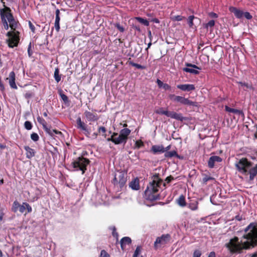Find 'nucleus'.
I'll use <instances>...</instances> for the list:
<instances>
[{
	"label": "nucleus",
	"mask_w": 257,
	"mask_h": 257,
	"mask_svg": "<svg viewBox=\"0 0 257 257\" xmlns=\"http://www.w3.org/2000/svg\"><path fill=\"white\" fill-rule=\"evenodd\" d=\"M214 178L208 176H205L203 178V182L204 183H206L208 181L210 180H213Z\"/></svg>",
	"instance_id": "40"
},
{
	"label": "nucleus",
	"mask_w": 257,
	"mask_h": 257,
	"mask_svg": "<svg viewBox=\"0 0 257 257\" xmlns=\"http://www.w3.org/2000/svg\"><path fill=\"white\" fill-rule=\"evenodd\" d=\"M141 252V249H140V247L138 246L135 251V253H134V255H135V256H138L139 254Z\"/></svg>",
	"instance_id": "49"
},
{
	"label": "nucleus",
	"mask_w": 257,
	"mask_h": 257,
	"mask_svg": "<svg viewBox=\"0 0 257 257\" xmlns=\"http://www.w3.org/2000/svg\"><path fill=\"white\" fill-rule=\"evenodd\" d=\"M135 19L145 26H148L149 25V22L146 19H143L141 17H136Z\"/></svg>",
	"instance_id": "29"
},
{
	"label": "nucleus",
	"mask_w": 257,
	"mask_h": 257,
	"mask_svg": "<svg viewBox=\"0 0 257 257\" xmlns=\"http://www.w3.org/2000/svg\"><path fill=\"white\" fill-rule=\"evenodd\" d=\"M55 28L56 30L58 32L60 30L59 22H55Z\"/></svg>",
	"instance_id": "52"
},
{
	"label": "nucleus",
	"mask_w": 257,
	"mask_h": 257,
	"mask_svg": "<svg viewBox=\"0 0 257 257\" xmlns=\"http://www.w3.org/2000/svg\"><path fill=\"white\" fill-rule=\"evenodd\" d=\"M225 108V110L229 112H232V113H236V114H238L242 113V112L240 110L236 109H234V108H231L227 106H226Z\"/></svg>",
	"instance_id": "26"
},
{
	"label": "nucleus",
	"mask_w": 257,
	"mask_h": 257,
	"mask_svg": "<svg viewBox=\"0 0 257 257\" xmlns=\"http://www.w3.org/2000/svg\"><path fill=\"white\" fill-rule=\"evenodd\" d=\"M61 97L64 101H65V102L68 101V99L67 96L66 95H65L64 94H61Z\"/></svg>",
	"instance_id": "51"
},
{
	"label": "nucleus",
	"mask_w": 257,
	"mask_h": 257,
	"mask_svg": "<svg viewBox=\"0 0 257 257\" xmlns=\"http://www.w3.org/2000/svg\"><path fill=\"white\" fill-rule=\"evenodd\" d=\"M115 136H118V134L117 133H114L112 136H111V137L110 138H108L107 139V140L108 141H111L113 143H114V138H115Z\"/></svg>",
	"instance_id": "45"
},
{
	"label": "nucleus",
	"mask_w": 257,
	"mask_h": 257,
	"mask_svg": "<svg viewBox=\"0 0 257 257\" xmlns=\"http://www.w3.org/2000/svg\"><path fill=\"white\" fill-rule=\"evenodd\" d=\"M4 19H5V20L4 21V23H3L4 27V28L6 30H8L9 29V25H8V22L5 19V18Z\"/></svg>",
	"instance_id": "50"
},
{
	"label": "nucleus",
	"mask_w": 257,
	"mask_h": 257,
	"mask_svg": "<svg viewBox=\"0 0 257 257\" xmlns=\"http://www.w3.org/2000/svg\"><path fill=\"white\" fill-rule=\"evenodd\" d=\"M131 133V130L128 128H123L120 132L118 136H115L114 144L118 145L120 144H125L128 139V136Z\"/></svg>",
	"instance_id": "6"
},
{
	"label": "nucleus",
	"mask_w": 257,
	"mask_h": 257,
	"mask_svg": "<svg viewBox=\"0 0 257 257\" xmlns=\"http://www.w3.org/2000/svg\"><path fill=\"white\" fill-rule=\"evenodd\" d=\"M89 163L88 159L82 157H79L74 161L72 165L73 168L77 170H81L82 174H83L86 170V166Z\"/></svg>",
	"instance_id": "4"
},
{
	"label": "nucleus",
	"mask_w": 257,
	"mask_h": 257,
	"mask_svg": "<svg viewBox=\"0 0 257 257\" xmlns=\"http://www.w3.org/2000/svg\"><path fill=\"white\" fill-rule=\"evenodd\" d=\"M244 232L243 238L247 240L246 241L241 240L239 242L237 237L230 240L227 246L231 252H240L243 249H248L257 244V223H251L245 228Z\"/></svg>",
	"instance_id": "1"
},
{
	"label": "nucleus",
	"mask_w": 257,
	"mask_h": 257,
	"mask_svg": "<svg viewBox=\"0 0 257 257\" xmlns=\"http://www.w3.org/2000/svg\"><path fill=\"white\" fill-rule=\"evenodd\" d=\"M38 121L43 125V128L44 126H46V122L44 119L40 117H38Z\"/></svg>",
	"instance_id": "46"
},
{
	"label": "nucleus",
	"mask_w": 257,
	"mask_h": 257,
	"mask_svg": "<svg viewBox=\"0 0 257 257\" xmlns=\"http://www.w3.org/2000/svg\"><path fill=\"white\" fill-rule=\"evenodd\" d=\"M106 131V130L104 126H100V127H99V128L98 129V133L99 134H102V135L104 136L105 138L106 137V134H105Z\"/></svg>",
	"instance_id": "32"
},
{
	"label": "nucleus",
	"mask_w": 257,
	"mask_h": 257,
	"mask_svg": "<svg viewBox=\"0 0 257 257\" xmlns=\"http://www.w3.org/2000/svg\"><path fill=\"white\" fill-rule=\"evenodd\" d=\"M189 207L192 210H196L198 209V203L194 202L189 204Z\"/></svg>",
	"instance_id": "33"
},
{
	"label": "nucleus",
	"mask_w": 257,
	"mask_h": 257,
	"mask_svg": "<svg viewBox=\"0 0 257 257\" xmlns=\"http://www.w3.org/2000/svg\"><path fill=\"white\" fill-rule=\"evenodd\" d=\"M76 123L77 128L83 131L84 134L88 137L90 134V132L87 128L86 124L81 121V118L80 117L77 118L76 120Z\"/></svg>",
	"instance_id": "10"
},
{
	"label": "nucleus",
	"mask_w": 257,
	"mask_h": 257,
	"mask_svg": "<svg viewBox=\"0 0 257 257\" xmlns=\"http://www.w3.org/2000/svg\"><path fill=\"white\" fill-rule=\"evenodd\" d=\"M177 203L181 206H185L186 205L185 199L184 196L181 195L177 200Z\"/></svg>",
	"instance_id": "27"
},
{
	"label": "nucleus",
	"mask_w": 257,
	"mask_h": 257,
	"mask_svg": "<svg viewBox=\"0 0 257 257\" xmlns=\"http://www.w3.org/2000/svg\"><path fill=\"white\" fill-rule=\"evenodd\" d=\"M210 15L212 17H214V18H217V15L215 13H211L210 14Z\"/></svg>",
	"instance_id": "62"
},
{
	"label": "nucleus",
	"mask_w": 257,
	"mask_h": 257,
	"mask_svg": "<svg viewBox=\"0 0 257 257\" xmlns=\"http://www.w3.org/2000/svg\"><path fill=\"white\" fill-rule=\"evenodd\" d=\"M221 161V158L219 156H213L209 158L208 162V165L209 168H212L214 167L215 162H220Z\"/></svg>",
	"instance_id": "17"
},
{
	"label": "nucleus",
	"mask_w": 257,
	"mask_h": 257,
	"mask_svg": "<svg viewBox=\"0 0 257 257\" xmlns=\"http://www.w3.org/2000/svg\"><path fill=\"white\" fill-rule=\"evenodd\" d=\"M31 138L33 141L36 142L38 141L39 137L37 133H33L31 135Z\"/></svg>",
	"instance_id": "34"
},
{
	"label": "nucleus",
	"mask_w": 257,
	"mask_h": 257,
	"mask_svg": "<svg viewBox=\"0 0 257 257\" xmlns=\"http://www.w3.org/2000/svg\"><path fill=\"white\" fill-rule=\"evenodd\" d=\"M171 149V145H169L166 148L164 147V149L165 150V152H168V151L169 150Z\"/></svg>",
	"instance_id": "60"
},
{
	"label": "nucleus",
	"mask_w": 257,
	"mask_h": 257,
	"mask_svg": "<svg viewBox=\"0 0 257 257\" xmlns=\"http://www.w3.org/2000/svg\"><path fill=\"white\" fill-rule=\"evenodd\" d=\"M126 181V173L123 171H117L115 173L113 183L114 185H119L120 187H122Z\"/></svg>",
	"instance_id": "7"
},
{
	"label": "nucleus",
	"mask_w": 257,
	"mask_h": 257,
	"mask_svg": "<svg viewBox=\"0 0 257 257\" xmlns=\"http://www.w3.org/2000/svg\"><path fill=\"white\" fill-rule=\"evenodd\" d=\"M130 187L133 190H137L139 189V180L135 179L132 181L130 184Z\"/></svg>",
	"instance_id": "24"
},
{
	"label": "nucleus",
	"mask_w": 257,
	"mask_h": 257,
	"mask_svg": "<svg viewBox=\"0 0 257 257\" xmlns=\"http://www.w3.org/2000/svg\"><path fill=\"white\" fill-rule=\"evenodd\" d=\"M172 180H173V177L170 176L166 178L165 182L167 183H169Z\"/></svg>",
	"instance_id": "54"
},
{
	"label": "nucleus",
	"mask_w": 257,
	"mask_h": 257,
	"mask_svg": "<svg viewBox=\"0 0 257 257\" xmlns=\"http://www.w3.org/2000/svg\"><path fill=\"white\" fill-rule=\"evenodd\" d=\"M44 129L50 136H53V130H51L50 128H48L47 126H44Z\"/></svg>",
	"instance_id": "37"
},
{
	"label": "nucleus",
	"mask_w": 257,
	"mask_h": 257,
	"mask_svg": "<svg viewBox=\"0 0 257 257\" xmlns=\"http://www.w3.org/2000/svg\"><path fill=\"white\" fill-rule=\"evenodd\" d=\"M29 27L31 29V30H32V31L34 32V31H35V27H34V26L32 24V23L31 22H29Z\"/></svg>",
	"instance_id": "53"
},
{
	"label": "nucleus",
	"mask_w": 257,
	"mask_h": 257,
	"mask_svg": "<svg viewBox=\"0 0 257 257\" xmlns=\"http://www.w3.org/2000/svg\"><path fill=\"white\" fill-rule=\"evenodd\" d=\"M130 64L132 66H134V67L137 68L138 69H145V66L140 65L139 64H137V63H135L134 62H131Z\"/></svg>",
	"instance_id": "35"
},
{
	"label": "nucleus",
	"mask_w": 257,
	"mask_h": 257,
	"mask_svg": "<svg viewBox=\"0 0 257 257\" xmlns=\"http://www.w3.org/2000/svg\"><path fill=\"white\" fill-rule=\"evenodd\" d=\"M163 108L160 107L155 110V112L157 114H162L163 111H164Z\"/></svg>",
	"instance_id": "47"
},
{
	"label": "nucleus",
	"mask_w": 257,
	"mask_h": 257,
	"mask_svg": "<svg viewBox=\"0 0 257 257\" xmlns=\"http://www.w3.org/2000/svg\"><path fill=\"white\" fill-rule=\"evenodd\" d=\"M60 18L59 16H56L55 22H60Z\"/></svg>",
	"instance_id": "61"
},
{
	"label": "nucleus",
	"mask_w": 257,
	"mask_h": 257,
	"mask_svg": "<svg viewBox=\"0 0 257 257\" xmlns=\"http://www.w3.org/2000/svg\"><path fill=\"white\" fill-rule=\"evenodd\" d=\"M237 170L242 174H245L252 166L250 162L248 161L246 158H241L237 161L235 164Z\"/></svg>",
	"instance_id": "3"
},
{
	"label": "nucleus",
	"mask_w": 257,
	"mask_h": 257,
	"mask_svg": "<svg viewBox=\"0 0 257 257\" xmlns=\"http://www.w3.org/2000/svg\"><path fill=\"white\" fill-rule=\"evenodd\" d=\"M53 134L55 133V134H57V135H62V133L61 132H60V131H57V130H53Z\"/></svg>",
	"instance_id": "59"
},
{
	"label": "nucleus",
	"mask_w": 257,
	"mask_h": 257,
	"mask_svg": "<svg viewBox=\"0 0 257 257\" xmlns=\"http://www.w3.org/2000/svg\"><path fill=\"white\" fill-rule=\"evenodd\" d=\"M164 156L166 158H172L173 157H178V155L176 151H175L167 152L165 153Z\"/></svg>",
	"instance_id": "25"
},
{
	"label": "nucleus",
	"mask_w": 257,
	"mask_h": 257,
	"mask_svg": "<svg viewBox=\"0 0 257 257\" xmlns=\"http://www.w3.org/2000/svg\"><path fill=\"white\" fill-rule=\"evenodd\" d=\"M250 257H257V253H254L252 254Z\"/></svg>",
	"instance_id": "64"
},
{
	"label": "nucleus",
	"mask_w": 257,
	"mask_h": 257,
	"mask_svg": "<svg viewBox=\"0 0 257 257\" xmlns=\"http://www.w3.org/2000/svg\"><path fill=\"white\" fill-rule=\"evenodd\" d=\"M249 179L252 180L257 174V164L254 167L249 169Z\"/></svg>",
	"instance_id": "22"
},
{
	"label": "nucleus",
	"mask_w": 257,
	"mask_h": 257,
	"mask_svg": "<svg viewBox=\"0 0 257 257\" xmlns=\"http://www.w3.org/2000/svg\"><path fill=\"white\" fill-rule=\"evenodd\" d=\"M162 87L165 90H168L170 89V86L166 83L164 84Z\"/></svg>",
	"instance_id": "56"
},
{
	"label": "nucleus",
	"mask_w": 257,
	"mask_h": 257,
	"mask_svg": "<svg viewBox=\"0 0 257 257\" xmlns=\"http://www.w3.org/2000/svg\"><path fill=\"white\" fill-rule=\"evenodd\" d=\"M162 183V181L158 177V176H154L153 180L149 183L145 192V197L150 200H156L158 199V196L156 193L160 188V186Z\"/></svg>",
	"instance_id": "2"
},
{
	"label": "nucleus",
	"mask_w": 257,
	"mask_h": 257,
	"mask_svg": "<svg viewBox=\"0 0 257 257\" xmlns=\"http://www.w3.org/2000/svg\"><path fill=\"white\" fill-rule=\"evenodd\" d=\"M195 18L194 16H190L188 19L187 22L188 23V25L190 28H193L194 23H193V20Z\"/></svg>",
	"instance_id": "31"
},
{
	"label": "nucleus",
	"mask_w": 257,
	"mask_h": 257,
	"mask_svg": "<svg viewBox=\"0 0 257 257\" xmlns=\"http://www.w3.org/2000/svg\"><path fill=\"white\" fill-rule=\"evenodd\" d=\"M115 27L121 32H123L124 31V29L122 26H120L119 24L116 23L115 24Z\"/></svg>",
	"instance_id": "43"
},
{
	"label": "nucleus",
	"mask_w": 257,
	"mask_h": 257,
	"mask_svg": "<svg viewBox=\"0 0 257 257\" xmlns=\"http://www.w3.org/2000/svg\"><path fill=\"white\" fill-rule=\"evenodd\" d=\"M27 210V212L29 213L32 211V207L27 203L24 202L22 204H20L19 211L22 213H25L26 214L27 212L26 211Z\"/></svg>",
	"instance_id": "16"
},
{
	"label": "nucleus",
	"mask_w": 257,
	"mask_h": 257,
	"mask_svg": "<svg viewBox=\"0 0 257 257\" xmlns=\"http://www.w3.org/2000/svg\"><path fill=\"white\" fill-rule=\"evenodd\" d=\"M170 113H171V111H168L167 110H164L162 114H164V115L167 116L168 117H170Z\"/></svg>",
	"instance_id": "55"
},
{
	"label": "nucleus",
	"mask_w": 257,
	"mask_h": 257,
	"mask_svg": "<svg viewBox=\"0 0 257 257\" xmlns=\"http://www.w3.org/2000/svg\"><path fill=\"white\" fill-rule=\"evenodd\" d=\"M84 115L86 119L89 121H95L98 119L97 115L90 111H85L84 113Z\"/></svg>",
	"instance_id": "15"
},
{
	"label": "nucleus",
	"mask_w": 257,
	"mask_h": 257,
	"mask_svg": "<svg viewBox=\"0 0 257 257\" xmlns=\"http://www.w3.org/2000/svg\"><path fill=\"white\" fill-rule=\"evenodd\" d=\"M20 204L17 201L14 202L12 210L14 212H17L19 210Z\"/></svg>",
	"instance_id": "28"
},
{
	"label": "nucleus",
	"mask_w": 257,
	"mask_h": 257,
	"mask_svg": "<svg viewBox=\"0 0 257 257\" xmlns=\"http://www.w3.org/2000/svg\"><path fill=\"white\" fill-rule=\"evenodd\" d=\"M98 134L96 133H94L92 135V137L93 138L96 139L97 137Z\"/></svg>",
	"instance_id": "63"
},
{
	"label": "nucleus",
	"mask_w": 257,
	"mask_h": 257,
	"mask_svg": "<svg viewBox=\"0 0 257 257\" xmlns=\"http://www.w3.org/2000/svg\"><path fill=\"white\" fill-rule=\"evenodd\" d=\"M143 146V143L141 141H137L135 143V148L139 149Z\"/></svg>",
	"instance_id": "39"
},
{
	"label": "nucleus",
	"mask_w": 257,
	"mask_h": 257,
	"mask_svg": "<svg viewBox=\"0 0 257 257\" xmlns=\"http://www.w3.org/2000/svg\"><path fill=\"white\" fill-rule=\"evenodd\" d=\"M6 80L9 81V84L11 88L14 89L17 88L15 83V74L14 72H11L9 75V77L6 78Z\"/></svg>",
	"instance_id": "13"
},
{
	"label": "nucleus",
	"mask_w": 257,
	"mask_h": 257,
	"mask_svg": "<svg viewBox=\"0 0 257 257\" xmlns=\"http://www.w3.org/2000/svg\"><path fill=\"white\" fill-rule=\"evenodd\" d=\"M229 11L233 13L234 16L237 18H241L243 17V12L235 7H231L229 8Z\"/></svg>",
	"instance_id": "18"
},
{
	"label": "nucleus",
	"mask_w": 257,
	"mask_h": 257,
	"mask_svg": "<svg viewBox=\"0 0 257 257\" xmlns=\"http://www.w3.org/2000/svg\"><path fill=\"white\" fill-rule=\"evenodd\" d=\"M170 240V235L168 234L163 235L160 237H158L155 242V247L157 248L159 244H165L167 243Z\"/></svg>",
	"instance_id": "11"
},
{
	"label": "nucleus",
	"mask_w": 257,
	"mask_h": 257,
	"mask_svg": "<svg viewBox=\"0 0 257 257\" xmlns=\"http://www.w3.org/2000/svg\"><path fill=\"white\" fill-rule=\"evenodd\" d=\"M215 22L214 20L210 21L207 24H206V28L213 27L214 26Z\"/></svg>",
	"instance_id": "44"
},
{
	"label": "nucleus",
	"mask_w": 257,
	"mask_h": 257,
	"mask_svg": "<svg viewBox=\"0 0 257 257\" xmlns=\"http://www.w3.org/2000/svg\"><path fill=\"white\" fill-rule=\"evenodd\" d=\"M157 83L160 87H162L163 84H164L159 79H157Z\"/></svg>",
	"instance_id": "57"
},
{
	"label": "nucleus",
	"mask_w": 257,
	"mask_h": 257,
	"mask_svg": "<svg viewBox=\"0 0 257 257\" xmlns=\"http://www.w3.org/2000/svg\"><path fill=\"white\" fill-rule=\"evenodd\" d=\"M186 65L191 68H184L183 69L184 71L194 74H198L199 73V71L197 69L200 70V68L196 65L190 63H187Z\"/></svg>",
	"instance_id": "12"
},
{
	"label": "nucleus",
	"mask_w": 257,
	"mask_h": 257,
	"mask_svg": "<svg viewBox=\"0 0 257 257\" xmlns=\"http://www.w3.org/2000/svg\"><path fill=\"white\" fill-rule=\"evenodd\" d=\"M59 69L56 68L54 72V78L57 82H59L61 80V76L59 75Z\"/></svg>",
	"instance_id": "30"
},
{
	"label": "nucleus",
	"mask_w": 257,
	"mask_h": 257,
	"mask_svg": "<svg viewBox=\"0 0 257 257\" xmlns=\"http://www.w3.org/2000/svg\"><path fill=\"white\" fill-rule=\"evenodd\" d=\"M24 149L26 151V157L28 159H31L35 155V151L34 149L30 148L29 146H25Z\"/></svg>",
	"instance_id": "20"
},
{
	"label": "nucleus",
	"mask_w": 257,
	"mask_h": 257,
	"mask_svg": "<svg viewBox=\"0 0 257 257\" xmlns=\"http://www.w3.org/2000/svg\"><path fill=\"white\" fill-rule=\"evenodd\" d=\"M208 257H216L215 253L214 251H212V252H210Z\"/></svg>",
	"instance_id": "58"
},
{
	"label": "nucleus",
	"mask_w": 257,
	"mask_h": 257,
	"mask_svg": "<svg viewBox=\"0 0 257 257\" xmlns=\"http://www.w3.org/2000/svg\"><path fill=\"white\" fill-rule=\"evenodd\" d=\"M184 18V17L178 15L173 17L172 18V20L173 21H180L182 20Z\"/></svg>",
	"instance_id": "38"
},
{
	"label": "nucleus",
	"mask_w": 257,
	"mask_h": 257,
	"mask_svg": "<svg viewBox=\"0 0 257 257\" xmlns=\"http://www.w3.org/2000/svg\"><path fill=\"white\" fill-rule=\"evenodd\" d=\"M7 35L8 36L7 41L9 46L12 48L16 46L19 40L18 37L15 34L10 32H8Z\"/></svg>",
	"instance_id": "9"
},
{
	"label": "nucleus",
	"mask_w": 257,
	"mask_h": 257,
	"mask_svg": "<svg viewBox=\"0 0 257 257\" xmlns=\"http://www.w3.org/2000/svg\"><path fill=\"white\" fill-rule=\"evenodd\" d=\"M243 16L248 20H249L252 18V16L250 15V14L248 12L243 13Z\"/></svg>",
	"instance_id": "48"
},
{
	"label": "nucleus",
	"mask_w": 257,
	"mask_h": 257,
	"mask_svg": "<svg viewBox=\"0 0 257 257\" xmlns=\"http://www.w3.org/2000/svg\"><path fill=\"white\" fill-rule=\"evenodd\" d=\"M151 150L154 154L165 153V150L162 145H154L152 147Z\"/></svg>",
	"instance_id": "19"
},
{
	"label": "nucleus",
	"mask_w": 257,
	"mask_h": 257,
	"mask_svg": "<svg viewBox=\"0 0 257 257\" xmlns=\"http://www.w3.org/2000/svg\"><path fill=\"white\" fill-rule=\"evenodd\" d=\"M25 127L28 130H30L32 127L31 122L29 121H26L24 123Z\"/></svg>",
	"instance_id": "36"
},
{
	"label": "nucleus",
	"mask_w": 257,
	"mask_h": 257,
	"mask_svg": "<svg viewBox=\"0 0 257 257\" xmlns=\"http://www.w3.org/2000/svg\"><path fill=\"white\" fill-rule=\"evenodd\" d=\"M131 242V239L128 237H123L120 240L121 247L122 249L125 245L128 244Z\"/></svg>",
	"instance_id": "23"
},
{
	"label": "nucleus",
	"mask_w": 257,
	"mask_h": 257,
	"mask_svg": "<svg viewBox=\"0 0 257 257\" xmlns=\"http://www.w3.org/2000/svg\"><path fill=\"white\" fill-rule=\"evenodd\" d=\"M177 87L184 91H191L195 89L194 85L190 84H179Z\"/></svg>",
	"instance_id": "14"
},
{
	"label": "nucleus",
	"mask_w": 257,
	"mask_h": 257,
	"mask_svg": "<svg viewBox=\"0 0 257 257\" xmlns=\"http://www.w3.org/2000/svg\"><path fill=\"white\" fill-rule=\"evenodd\" d=\"M170 117L182 121L186 119V118L183 117L181 113H178L174 111H171Z\"/></svg>",
	"instance_id": "21"
},
{
	"label": "nucleus",
	"mask_w": 257,
	"mask_h": 257,
	"mask_svg": "<svg viewBox=\"0 0 257 257\" xmlns=\"http://www.w3.org/2000/svg\"><path fill=\"white\" fill-rule=\"evenodd\" d=\"M100 257H110V255L104 250H102L101 251Z\"/></svg>",
	"instance_id": "41"
},
{
	"label": "nucleus",
	"mask_w": 257,
	"mask_h": 257,
	"mask_svg": "<svg viewBox=\"0 0 257 257\" xmlns=\"http://www.w3.org/2000/svg\"><path fill=\"white\" fill-rule=\"evenodd\" d=\"M2 19L6 18L9 23V26L12 30H15L17 27V23L14 20L12 15L10 13L9 8H7L4 14L2 15Z\"/></svg>",
	"instance_id": "8"
},
{
	"label": "nucleus",
	"mask_w": 257,
	"mask_h": 257,
	"mask_svg": "<svg viewBox=\"0 0 257 257\" xmlns=\"http://www.w3.org/2000/svg\"><path fill=\"white\" fill-rule=\"evenodd\" d=\"M169 98L174 102H179L182 104L189 106H198V103L196 102L192 101L188 98L183 96L175 95V94H170Z\"/></svg>",
	"instance_id": "5"
},
{
	"label": "nucleus",
	"mask_w": 257,
	"mask_h": 257,
	"mask_svg": "<svg viewBox=\"0 0 257 257\" xmlns=\"http://www.w3.org/2000/svg\"><path fill=\"white\" fill-rule=\"evenodd\" d=\"M201 252L199 250H195L194 251L193 257H200Z\"/></svg>",
	"instance_id": "42"
}]
</instances>
